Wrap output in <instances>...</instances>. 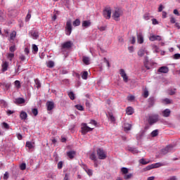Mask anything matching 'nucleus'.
Masks as SVG:
<instances>
[{
  "label": "nucleus",
  "instance_id": "nucleus-24",
  "mask_svg": "<svg viewBox=\"0 0 180 180\" xmlns=\"http://www.w3.org/2000/svg\"><path fill=\"white\" fill-rule=\"evenodd\" d=\"M124 131H129V130H131V124L126 123L124 125Z\"/></svg>",
  "mask_w": 180,
  "mask_h": 180
},
{
  "label": "nucleus",
  "instance_id": "nucleus-7",
  "mask_svg": "<svg viewBox=\"0 0 180 180\" xmlns=\"http://www.w3.org/2000/svg\"><path fill=\"white\" fill-rule=\"evenodd\" d=\"M103 15L105 19H110V16H112V9H110V8H105L103 11Z\"/></svg>",
  "mask_w": 180,
  "mask_h": 180
},
{
  "label": "nucleus",
  "instance_id": "nucleus-20",
  "mask_svg": "<svg viewBox=\"0 0 180 180\" xmlns=\"http://www.w3.org/2000/svg\"><path fill=\"white\" fill-rule=\"evenodd\" d=\"M6 20V15H5V13L0 10V22H5Z\"/></svg>",
  "mask_w": 180,
  "mask_h": 180
},
{
  "label": "nucleus",
  "instance_id": "nucleus-23",
  "mask_svg": "<svg viewBox=\"0 0 180 180\" xmlns=\"http://www.w3.org/2000/svg\"><path fill=\"white\" fill-rule=\"evenodd\" d=\"M2 86L4 89V91H8L9 89V88H11V83L4 82V83H2Z\"/></svg>",
  "mask_w": 180,
  "mask_h": 180
},
{
  "label": "nucleus",
  "instance_id": "nucleus-29",
  "mask_svg": "<svg viewBox=\"0 0 180 180\" xmlns=\"http://www.w3.org/2000/svg\"><path fill=\"white\" fill-rule=\"evenodd\" d=\"M82 61L86 65H89V57L83 56Z\"/></svg>",
  "mask_w": 180,
  "mask_h": 180
},
{
  "label": "nucleus",
  "instance_id": "nucleus-55",
  "mask_svg": "<svg viewBox=\"0 0 180 180\" xmlns=\"http://www.w3.org/2000/svg\"><path fill=\"white\" fill-rule=\"evenodd\" d=\"M63 168V161H60L58 163V169H61Z\"/></svg>",
  "mask_w": 180,
  "mask_h": 180
},
{
  "label": "nucleus",
  "instance_id": "nucleus-58",
  "mask_svg": "<svg viewBox=\"0 0 180 180\" xmlns=\"http://www.w3.org/2000/svg\"><path fill=\"white\" fill-rule=\"evenodd\" d=\"M110 122H116V119L112 115H110Z\"/></svg>",
  "mask_w": 180,
  "mask_h": 180
},
{
  "label": "nucleus",
  "instance_id": "nucleus-18",
  "mask_svg": "<svg viewBox=\"0 0 180 180\" xmlns=\"http://www.w3.org/2000/svg\"><path fill=\"white\" fill-rule=\"evenodd\" d=\"M75 154H76V152L74 151V150H70V151H69V152L67 153V155H68V157L70 160L74 159V157H75Z\"/></svg>",
  "mask_w": 180,
  "mask_h": 180
},
{
  "label": "nucleus",
  "instance_id": "nucleus-43",
  "mask_svg": "<svg viewBox=\"0 0 180 180\" xmlns=\"http://www.w3.org/2000/svg\"><path fill=\"white\" fill-rule=\"evenodd\" d=\"M80 25H81V21L79 20V19H76L73 22V26H79Z\"/></svg>",
  "mask_w": 180,
  "mask_h": 180
},
{
  "label": "nucleus",
  "instance_id": "nucleus-8",
  "mask_svg": "<svg viewBox=\"0 0 180 180\" xmlns=\"http://www.w3.org/2000/svg\"><path fill=\"white\" fill-rule=\"evenodd\" d=\"M149 40L150 41H161L162 40V37L160 35L150 34Z\"/></svg>",
  "mask_w": 180,
  "mask_h": 180
},
{
  "label": "nucleus",
  "instance_id": "nucleus-27",
  "mask_svg": "<svg viewBox=\"0 0 180 180\" xmlns=\"http://www.w3.org/2000/svg\"><path fill=\"white\" fill-rule=\"evenodd\" d=\"M89 158L92 161H94V162H96V153H95V152H93L92 153H91Z\"/></svg>",
  "mask_w": 180,
  "mask_h": 180
},
{
  "label": "nucleus",
  "instance_id": "nucleus-11",
  "mask_svg": "<svg viewBox=\"0 0 180 180\" xmlns=\"http://www.w3.org/2000/svg\"><path fill=\"white\" fill-rule=\"evenodd\" d=\"M120 75L123 78L124 82H128L129 77H127V75L126 74V72L123 69L120 70Z\"/></svg>",
  "mask_w": 180,
  "mask_h": 180
},
{
  "label": "nucleus",
  "instance_id": "nucleus-12",
  "mask_svg": "<svg viewBox=\"0 0 180 180\" xmlns=\"http://www.w3.org/2000/svg\"><path fill=\"white\" fill-rule=\"evenodd\" d=\"M112 18L114 20H119V18H120V10H115L112 14Z\"/></svg>",
  "mask_w": 180,
  "mask_h": 180
},
{
  "label": "nucleus",
  "instance_id": "nucleus-62",
  "mask_svg": "<svg viewBox=\"0 0 180 180\" xmlns=\"http://www.w3.org/2000/svg\"><path fill=\"white\" fill-rule=\"evenodd\" d=\"M86 172L88 174V175H89V176H91L92 175V170L88 169L87 170H86Z\"/></svg>",
  "mask_w": 180,
  "mask_h": 180
},
{
  "label": "nucleus",
  "instance_id": "nucleus-36",
  "mask_svg": "<svg viewBox=\"0 0 180 180\" xmlns=\"http://www.w3.org/2000/svg\"><path fill=\"white\" fill-rule=\"evenodd\" d=\"M127 114V115H133L134 111H133V108L131 107H128L126 110Z\"/></svg>",
  "mask_w": 180,
  "mask_h": 180
},
{
  "label": "nucleus",
  "instance_id": "nucleus-40",
  "mask_svg": "<svg viewBox=\"0 0 180 180\" xmlns=\"http://www.w3.org/2000/svg\"><path fill=\"white\" fill-rule=\"evenodd\" d=\"M132 177H133V174H131V173H129V174H124V179H126V180L130 179H131Z\"/></svg>",
  "mask_w": 180,
  "mask_h": 180
},
{
  "label": "nucleus",
  "instance_id": "nucleus-19",
  "mask_svg": "<svg viewBox=\"0 0 180 180\" xmlns=\"http://www.w3.org/2000/svg\"><path fill=\"white\" fill-rule=\"evenodd\" d=\"M169 115H171V110L165 109L162 111V115L164 117H169Z\"/></svg>",
  "mask_w": 180,
  "mask_h": 180
},
{
  "label": "nucleus",
  "instance_id": "nucleus-30",
  "mask_svg": "<svg viewBox=\"0 0 180 180\" xmlns=\"http://www.w3.org/2000/svg\"><path fill=\"white\" fill-rule=\"evenodd\" d=\"M129 151H130L131 153H132V154H138L139 153V150H137V148H129Z\"/></svg>",
  "mask_w": 180,
  "mask_h": 180
},
{
  "label": "nucleus",
  "instance_id": "nucleus-2",
  "mask_svg": "<svg viewBox=\"0 0 180 180\" xmlns=\"http://www.w3.org/2000/svg\"><path fill=\"white\" fill-rule=\"evenodd\" d=\"M160 119V115L158 114H155L150 115L148 119V122L150 126H153L154 123H157Z\"/></svg>",
  "mask_w": 180,
  "mask_h": 180
},
{
  "label": "nucleus",
  "instance_id": "nucleus-9",
  "mask_svg": "<svg viewBox=\"0 0 180 180\" xmlns=\"http://www.w3.org/2000/svg\"><path fill=\"white\" fill-rule=\"evenodd\" d=\"M171 151H174V146L169 145L166 148L162 149V154H168V153H171Z\"/></svg>",
  "mask_w": 180,
  "mask_h": 180
},
{
  "label": "nucleus",
  "instance_id": "nucleus-53",
  "mask_svg": "<svg viewBox=\"0 0 180 180\" xmlns=\"http://www.w3.org/2000/svg\"><path fill=\"white\" fill-rule=\"evenodd\" d=\"M75 108L77 109V110H84V106L81 105H76Z\"/></svg>",
  "mask_w": 180,
  "mask_h": 180
},
{
  "label": "nucleus",
  "instance_id": "nucleus-38",
  "mask_svg": "<svg viewBox=\"0 0 180 180\" xmlns=\"http://www.w3.org/2000/svg\"><path fill=\"white\" fill-rule=\"evenodd\" d=\"M140 164H142V165H147V164L150 163V161H146V159L142 158L139 160Z\"/></svg>",
  "mask_w": 180,
  "mask_h": 180
},
{
  "label": "nucleus",
  "instance_id": "nucleus-32",
  "mask_svg": "<svg viewBox=\"0 0 180 180\" xmlns=\"http://www.w3.org/2000/svg\"><path fill=\"white\" fill-rule=\"evenodd\" d=\"M31 36H32V38L34 39H39V32L37 31H34L32 32Z\"/></svg>",
  "mask_w": 180,
  "mask_h": 180
},
{
  "label": "nucleus",
  "instance_id": "nucleus-59",
  "mask_svg": "<svg viewBox=\"0 0 180 180\" xmlns=\"http://www.w3.org/2000/svg\"><path fill=\"white\" fill-rule=\"evenodd\" d=\"M20 60H21L22 61H25V60H26V57L25 56V55L21 54L20 56Z\"/></svg>",
  "mask_w": 180,
  "mask_h": 180
},
{
  "label": "nucleus",
  "instance_id": "nucleus-51",
  "mask_svg": "<svg viewBox=\"0 0 180 180\" xmlns=\"http://www.w3.org/2000/svg\"><path fill=\"white\" fill-rule=\"evenodd\" d=\"M32 49L33 51H34L35 53H37L39 51V47H37L36 44L32 45Z\"/></svg>",
  "mask_w": 180,
  "mask_h": 180
},
{
  "label": "nucleus",
  "instance_id": "nucleus-1",
  "mask_svg": "<svg viewBox=\"0 0 180 180\" xmlns=\"http://www.w3.org/2000/svg\"><path fill=\"white\" fill-rule=\"evenodd\" d=\"M72 46H74V43L71 41H68L63 43L60 46V51L63 54H68V50H70Z\"/></svg>",
  "mask_w": 180,
  "mask_h": 180
},
{
  "label": "nucleus",
  "instance_id": "nucleus-4",
  "mask_svg": "<svg viewBox=\"0 0 180 180\" xmlns=\"http://www.w3.org/2000/svg\"><path fill=\"white\" fill-rule=\"evenodd\" d=\"M72 32V22L71 20H68L66 22L65 34L67 36H70Z\"/></svg>",
  "mask_w": 180,
  "mask_h": 180
},
{
  "label": "nucleus",
  "instance_id": "nucleus-35",
  "mask_svg": "<svg viewBox=\"0 0 180 180\" xmlns=\"http://www.w3.org/2000/svg\"><path fill=\"white\" fill-rule=\"evenodd\" d=\"M14 85H15V88H17V89H20V87L22 86L20 85V82L19 80H15L14 82Z\"/></svg>",
  "mask_w": 180,
  "mask_h": 180
},
{
  "label": "nucleus",
  "instance_id": "nucleus-56",
  "mask_svg": "<svg viewBox=\"0 0 180 180\" xmlns=\"http://www.w3.org/2000/svg\"><path fill=\"white\" fill-rule=\"evenodd\" d=\"M3 127H4V129H6L7 130H8V129H9V124H8V123H6V122H3Z\"/></svg>",
  "mask_w": 180,
  "mask_h": 180
},
{
  "label": "nucleus",
  "instance_id": "nucleus-46",
  "mask_svg": "<svg viewBox=\"0 0 180 180\" xmlns=\"http://www.w3.org/2000/svg\"><path fill=\"white\" fill-rule=\"evenodd\" d=\"M150 18H151V15H150V14L148 13H146L143 15V19H145V20H150Z\"/></svg>",
  "mask_w": 180,
  "mask_h": 180
},
{
  "label": "nucleus",
  "instance_id": "nucleus-44",
  "mask_svg": "<svg viewBox=\"0 0 180 180\" xmlns=\"http://www.w3.org/2000/svg\"><path fill=\"white\" fill-rule=\"evenodd\" d=\"M152 137H157L158 136V129H155L151 132Z\"/></svg>",
  "mask_w": 180,
  "mask_h": 180
},
{
  "label": "nucleus",
  "instance_id": "nucleus-42",
  "mask_svg": "<svg viewBox=\"0 0 180 180\" xmlns=\"http://www.w3.org/2000/svg\"><path fill=\"white\" fill-rule=\"evenodd\" d=\"M82 78V79H88V72L86 71L83 72Z\"/></svg>",
  "mask_w": 180,
  "mask_h": 180
},
{
  "label": "nucleus",
  "instance_id": "nucleus-34",
  "mask_svg": "<svg viewBox=\"0 0 180 180\" xmlns=\"http://www.w3.org/2000/svg\"><path fill=\"white\" fill-rule=\"evenodd\" d=\"M14 57H15V53H7V58L9 59V61H12Z\"/></svg>",
  "mask_w": 180,
  "mask_h": 180
},
{
  "label": "nucleus",
  "instance_id": "nucleus-22",
  "mask_svg": "<svg viewBox=\"0 0 180 180\" xmlns=\"http://www.w3.org/2000/svg\"><path fill=\"white\" fill-rule=\"evenodd\" d=\"M25 98H15V103H18V105H22V103H25Z\"/></svg>",
  "mask_w": 180,
  "mask_h": 180
},
{
  "label": "nucleus",
  "instance_id": "nucleus-17",
  "mask_svg": "<svg viewBox=\"0 0 180 180\" xmlns=\"http://www.w3.org/2000/svg\"><path fill=\"white\" fill-rule=\"evenodd\" d=\"M1 67L3 72H5V71H8V67H9V63H8V62L6 61H4L3 62Z\"/></svg>",
  "mask_w": 180,
  "mask_h": 180
},
{
  "label": "nucleus",
  "instance_id": "nucleus-3",
  "mask_svg": "<svg viewBox=\"0 0 180 180\" xmlns=\"http://www.w3.org/2000/svg\"><path fill=\"white\" fill-rule=\"evenodd\" d=\"M96 154L98 160H106V158L108 157V155H106V152L102 148H98L96 150Z\"/></svg>",
  "mask_w": 180,
  "mask_h": 180
},
{
  "label": "nucleus",
  "instance_id": "nucleus-54",
  "mask_svg": "<svg viewBox=\"0 0 180 180\" xmlns=\"http://www.w3.org/2000/svg\"><path fill=\"white\" fill-rule=\"evenodd\" d=\"M98 29L100 32H105L106 30V26L98 27Z\"/></svg>",
  "mask_w": 180,
  "mask_h": 180
},
{
  "label": "nucleus",
  "instance_id": "nucleus-37",
  "mask_svg": "<svg viewBox=\"0 0 180 180\" xmlns=\"http://www.w3.org/2000/svg\"><path fill=\"white\" fill-rule=\"evenodd\" d=\"M25 147H27L29 150H32V148H33V144H32V142L30 141H27L25 143Z\"/></svg>",
  "mask_w": 180,
  "mask_h": 180
},
{
  "label": "nucleus",
  "instance_id": "nucleus-25",
  "mask_svg": "<svg viewBox=\"0 0 180 180\" xmlns=\"http://www.w3.org/2000/svg\"><path fill=\"white\" fill-rule=\"evenodd\" d=\"M16 37V31H13L11 34H10V37L8 39V40L11 41V40H15V38Z\"/></svg>",
  "mask_w": 180,
  "mask_h": 180
},
{
  "label": "nucleus",
  "instance_id": "nucleus-41",
  "mask_svg": "<svg viewBox=\"0 0 180 180\" xmlns=\"http://www.w3.org/2000/svg\"><path fill=\"white\" fill-rule=\"evenodd\" d=\"M68 96L70 97V98L72 101H74V99H75V95L74 94V92H72V91H70L68 93Z\"/></svg>",
  "mask_w": 180,
  "mask_h": 180
},
{
  "label": "nucleus",
  "instance_id": "nucleus-64",
  "mask_svg": "<svg viewBox=\"0 0 180 180\" xmlns=\"http://www.w3.org/2000/svg\"><path fill=\"white\" fill-rule=\"evenodd\" d=\"M128 101H134V96H129L127 97Z\"/></svg>",
  "mask_w": 180,
  "mask_h": 180
},
{
  "label": "nucleus",
  "instance_id": "nucleus-28",
  "mask_svg": "<svg viewBox=\"0 0 180 180\" xmlns=\"http://www.w3.org/2000/svg\"><path fill=\"white\" fill-rule=\"evenodd\" d=\"M34 83L36 85V88H37V89H39V88H41V83H40V80H39V79H35Z\"/></svg>",
  "mask_w": 180,
  "mask_h": 180
},
{
  "label": "nucleus",
  "instance_id": "nucleus-60",
  "mask_svg": "<svg viewBox=\"0 0 180 180\" xmlns=\"http://www.w3.org/2000/svg\"><path fill=\"white\" fill-rule=\"evenodd\" d=\"M152 23L153 25H158V20H157L155 18H153L152 19Z\"/></svg>",
  "mask_w": 180,
  "mask_h": 180
},
{
  "label": "nucleus",
  "instance_id": "nucleus-5",
  "mask_svg": "<svg viewBox=\"0 0 180 180\" xmlns=\"http://www.w3.org/2000/svg\"><path fill=\"white\" fill-rule=\"evenodd\" d=\"M82 134L85 135L86 134V133H88L89 131H92V130H94V128H91L89 127L86 123H82Z\"/></svg>",
  "mask_w": 180,
  "mask_h": 180
},
{
  "label": "nucleus",
  "instance_id": "nucleus-50",
  "mask_svg": "<svg viewBox=\"0 0 180 180\" xmlns=\"http://www.w3.org/2000/svg\"><path fill=\"white\" fill-rule=\"evenodd\" d=\"M174 60H180V53H175L173 56Z\"/></svg>",
  "mask_w": 180,
  "mask_h": 180
},
{
  "label": "nucleus",
  "instance_id": "nucleus-15",
  "mask_svg": "<svg viewBox=\"0 0 180 180\" xmlns=\"http://www.w3.org/2000/svg\"><path fill=\"white\" fill-rule=\"evenodd\" d=\"M147 54L148 52L146 51V48H141V49L139 50L138 51V56L139 57H143L144 54Z\"/></svg>",
  "mask_w": 180,
  "mask_h": 180
},
{
  "label": "nucleus",
  "instance_id": "nucleus-47",
  "mask_svg": "<svg viewBox=\"0 0 180 180\" xmlns=\"http://www.w3.org/2000/svg\"><path fill=\"white\" fill-rule=\"evenodd\" d=\"M176 93V89H170L169 91V95H175V94Z\"/></svg>",
  "mask_w": 180,
  "mask_h": 180
},
{
  "label": "nucleus",
  "instance_id": "nucleus-45",
  "mask_svg": "<svg viewBox=\"0 0 180 180\" xmlns=\"http://www.w3.org/2000/svg\"><path fill=\"white\" fill-rule=\"evenodd\" d=\"M32 112L34 116H37V115H39V110H37V108H33L32 110Z\"/></svg>",
  "mask_w": 180,
  "mask_h": 180
},
{
  "label": "nucleus",
  "instance_id": "nucleus-63",
  "mask_svg": "<svg viewBox=\"0 0 180 180\" xmlns=\"http://www.w3.org/2000/svg\"><path fill=\"white\" fill-rule=\"evenodd\" d=\"M167 180H177L176 176H170L167 179Z\"/></svg>",
  "mask_w": 180,
  "mask_h": 180
},
{
  "label": "nucleus",
  "instance_id": "nucleus-6",
  "mask_svg": "<svg viewBox=\"0 0 180 180\" xmlns=\"http://www.w3.org/2000/svg\"><path fill=\"white\" fill-rule=\"evenodd\" d=\"M160 167H162V164L153 163V164L148 165L146 167H145L143 169V171H150V169H154V168H160Z\"/></svg>",
  "mask_w": 180,
  "mask_h": 180
},
{
  "label": "nucleus",
  "instance_id": "nucleus-33",
  "mask_svg": "<svg viewBox=\"0 0 180 180\" xmlns=\"http://www.w3.org/2000/svg\"><path fill=\"white\" fill-rule=\"evenodd\" d=\"M162 102L165 103V105H169L172 103V101H171L169 98H164L162 100Z\"/></svg>",
  "mask_w": 180,
  "mask_h": 180
},
{
  "label": "nucleus",
  "instance_id": "nucleus-49",
  "mask_svg": "<svg viewBox=\"0 0 180 180\" xmlns=\"http://www.w3.org/2000/svg\"><path fill=\"white\" fill-rule=\"evenodd\" d=\"M3 178H4V180L8 179H9V172H6L4 173V177Z\"/></svg>",
  "mask_w": 180,
  "mask_h": 180
},
{
  "label": "nucleus",
  "instance_id": "nucleus-31",
  "mask_svg": "<svg viewBox=\"0 0 180 180\" xmlns=\"http://www.w3.org/2000/svg\"><path fill=\"white\" fill-rule=\"evenodd\" d=\"M121 172H122V175H126V174H129V169H127V167H122Z\"/></svg>",
  "mask_w": 180,
  "mask_h": 180
},
{
  "label": "nucleus",
  "instance_id": "nucleus-13",
  "mask_svg": "<svg viewBox=\"0 0 180 180\" xmlns=\"http://www.w3.org/2000/svg\"><path fill=\"white\" fill-rule=\"evenodd\" d=\"M46 108L47 110H53L54 109V102L53 101H47L46 102Z\"/></svg>",
  "mask_w": 180,
  "mask_h": 180
},
{
  "label": "nucleus",
  "instance_id": "nucleus-39",
  "mask_svg": "<svg viewBox=\"0 0 180 180\" xmlns=\"http://www.w3.org/2000/svg\"><path fill=\"white\" fill-rule=\"evenodd\" d=\"M9 51H11V53H15V51H16V45L13 44L11 46H10Z\"/></svg>",
  "mask_w": 180,
  "mask_h": 180
},
{
  "label": "nucleus",
  "instance_id": "nucleus-52",
  "mask_svg": "<svg viewBox=\"0 0 180 180\" xmlns=\"http://www.w3.org/2000/svg\"><path fill=\"white\" fill-rule=\"evenodd\" d=\"M21 171H25L26 169V163H22L20 166Z\"/></svg>",
  "mask_w": 180,
  "mask_h": 180
},
{
  "label": "nucleus",
  "instance_id": "nucleus-21",
  "mask_svg": "<svg viewBox=\"0 0 180 180\" xmlns=\"http://www.w3.org/2000/svg\"><path fill=\"white\" fill-rule=\"evenodd\" d=\"M149 108L151 106H154V103H155V98L154 97H150L148 98Z\"/></svg>",
  "mask_w": 180,
  "mask_h": 180
},
{
  "label": "nucleus",
  "instance_id": "nucleus-48",
  "mask_svg": "<svg viewBox=\"0 0 180 180\" xmlns=\"http://www.w3.org/2000/svg\"><path fill=\"white\" fill-rule=\"evenodd\" d=\"M47 65L49 68H53V67H54V62L50 60V61L48 62Z\"/></svg>",
  "mask_w": 180,
  "mask_h": 180
},
{
  "label": "nucleus",
  "instance_id": "nucleus-14",
  "mask_svg": "<svg viewBox=\"0 0 180 180\" xmlns=\"http://www.w3.org/2000/svg\"><path fill=\"white\" fill-rule=\"evenodd\" d=\"M137 40L139 44H143V43H144V37L143 36V34H139L137 35Z\"/></svg>",
  "mask_w": 180,
  "mask_h": 180
},
{
  "label": "nucleus",
  "instance_id": "nucleus-26",
  "mask_svg": "<svg viewBox=\"0 0 180 180\" xmlns=\"http://www.w3.org/2000/svg\"><path fill=\"white\" fill-rule=\"evenodd\" d=\"M91 26V21L89 20H84L82 22V27H89Z\"/></svg>",
  "mask_w": 180,
  "mask_h": 180
},
{
  "label": "nucleus",
  "instance_id": "nucleus-61",
  "mask_svg": "<svg viewBox=\"0 0 180 180\" xmlns=\"http://www.w3.org/2000/svg\"><path fill=\"white\" fill-rule=\"evenodd\" d=\"M143 98H148V91L146 90L143 93Z\"/></svg>",
  "mask_w": 180,
  "mask_h": 180
},
{
  "label": "nucleus",
  "instance_id": "nucleus-16",
  "mask_svg": "<svg viewBox=\"0 0 180 180\" xmlns=\"http://www.w3.org/2000/svg\"><path fill=\"white\" fill-rule=\"evenodd\" d=\"M20 118L21 120H26V119H27V113L25 111H21L20 113Z\"/></svg>",
  "mask_w": 180,
  "mask_h": 180
},
{
  "label": "nucleus",
  "instance_id": "nucleus-57",
  "mask_svg": "<svg viewBox=\"0 0 180 180\" xmlns=\"http://www.w3.org/2000/svg\"><path fill=\"white\" fill-rule=\"evenodd\" d=\"M153 48L154 49V50H155V51L156 53H159V51H160V48H158V46H157V45H153Z\"/></svg>",
  "mask_w": 180,
  "mask_h": 180
},
{
  "label": "nucleus",
  "instance_id": "nucleus-10",
  "mask_svg": "<svg viewBox=\"0 0 180 180\" xmlns=\"http://www.w3.org/2000/svg\"><path fill=\"white\" fill-rule=\"evenodd\" d=\"M158 72L160 74H168L169 72V68L167 66H162L158 68Z\"/></svg>",
  "mask_w": 180,
  "mask_h": 180
}]
</instances>
